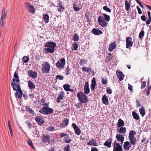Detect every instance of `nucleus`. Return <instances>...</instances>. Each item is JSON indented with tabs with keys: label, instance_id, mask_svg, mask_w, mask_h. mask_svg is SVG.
I'll return each mask as SVG.
<instances>
[{
	"label": "nucleus",
	"instance_id": "1",
	"mask_svg": "<svg viewBox=\"0 0 151 151\" xmlns=\"http://www.w3.org/2000/svg\"><path fill=\"white\" fill-rule=\"evenodd\" d=\"M16 78H13L12 80L11 85L13 87L14 90L16 91L15 93L16 97H18L19 99H21L22 97V91L21 89L19 83H16Z\"/></svg>",
	"mask_w": 151,
	"mask_h": 151
},
{
	"label": "nucleus",
	"instance_id": "2",
	"mask_svg": "<svg viewBox=\"0 0 151 151\" xmlns=\"http://www.w3.org/2000/svg\"><path fill=\"white\" fill-rule=\"evenodd\" d=\"M56 46V44L53 42H47L45 43V46L47 47L45 49L46 53H52L54 52L55 48Z\"/></svg>",
	"mask_w": 151,
	"mask_h": 151
},
{
	"label": "nucleus",
	"instance_id": "3",
	"mask_svg": "<svg viewBox=\"0 0 151 151\" xmlns=\"http://www.w3.org/2000/svg\"><path fill=\"white\" fill-rule=\"evenodd\" d=\"M136 134V132L133 130H131L129 134L128 138L130 143L133 145H135L137 142V139L134 136Z\"/></svg>",
	"mask_w": 151,
	"mask_h": 151
},
{
	"label": "nucleus",
	"instance_id": "4",
	"mask_svg": "<svg viewBox=\"0 0 151 151\" xmlns=\"http://www.w3.org/2000/svg\"><path fill=\"white\" fill-rule=\"evenodd\" d=\"M77 96L78 100L81 103H85L88 101L87 96L83 92H78Z\"/></svg>",
	"mask_w": 151,
	"mask_h": 151
},
{
	"label": "nucleus",
	"instance_id": "5",
	"mask_svg": "<svg viewBox=\"0 0 151 151\" xmlns=\"http://www.w3.org/2000/svg\"><path fill=\"white\" fill-rule=\"evenodd\" d=\"M39 112L43 114L47 115L53 113V110L52 108L49 107H44L41 108Z\"/></svg>",
	"mask_w": 151,
	"mask_h": 151
},
{
	"label": "nucleus",
	"instance_id": "6",
	"mask_svg": "<svg viewBox=\"0 0 151 151\" xmlns=\"http://www.w3.org/2000/svg\"><path fill=\"white\" fill-rule=\"evenodd\" d=\"M50 70V65L47 62H45L42 65V71L43 73H48Z\"/></svg>",
	"mask_w": 151,
	"mask_h": 151
},
{
	"label": "nucleus",
	"instance_id": "7",
	"mask_svg": "<svg viewBox=\"0 0 151 151\" xmlns=\"http://www.w3.org/2000/svg\"><path fill=\"white\" fill-rule=\"evenodd\" d=\"M24 5L30 13L33 14L35 13V9L33 6L27 2L24 3Z\"/></svg>",
	"mask_w": 151,
	"mask_h": 151
},
{
	"label": "nucleus",
	"instance_id": "8",
	"mask_svg": "<svg viewBox=\"0 0 151 151\" xmlns=\"http://www.w3.org/2000/svg\"><path fill=\"white\" fill-rule=\"evenodd\" d=\"M114 148L113 151H123L122 146L119 143H117L116 140L113 143Z\"/></svg>",
	"mask_w": 151,
	"mask_h": 151
},
{
	"label": "nucleus",
	"instance_id": "9",
	"mask_svg": "<svg viewBox=\"0 0 151 151\" xmlns=\"http://www.w3.org/2000/svg\"><path fill=\"white\" fill-rule=\"evenodd\" d=\"M65 65V59L64 58H62L57 61L56 65L59 69H62L64 68Z\"/></svg>",
	"mask_w": 151,
	"mask_h": 151
},
{
	"label": "nucleus",
	"instance_id": "10",
	"mask_svg": "<svg viewBox=\"0 0 151 151\" xmlns=\"http://www.w3.org/2000/svg\"><path fill=\"white\" fill-rule=\"evenodd\" d=\"M98 22L99 25L102 27H105L108 25V23L104 19L102 16H99L98 18Z\"/></svg>",
	"mask_w": 151,
	"mask_h": 151
},
{
	"label": "nucleus",
	"instance_id": "11",
	"mask_svg": "<svg viewBox=\"0 0 151 151\" xmlns=\"http://www.w3.org/2000/svg\"><path fill=\"white\" fill-rule=\"evenodd\" d=\"M0 23L2 26H4V20L5 19L7 16V11L5 9H3L2 11Z\"/></svg>",
	"mask_w": 151,
	"mask_h": 151
},
{
	"label": "nucleus",
	"instance_id": "12",
	"mask_svg": "<svg viewBox=\"0 0 151 151\" xmlns=\"http://www.w3.org/2000/svg\"><path fill=\"white\" fill-rule=\"evenodd\" d=\"M27 73L28 76L33 79H35L37 77V73L35 70H29L28 71Z\"/></svg>",
	"mask_w": 151,
	"mask_h": 151
},
{
	"label": "nucleus",
	"instance_id": "13",
	"mask_svg": "<svg viewBox=\"0 0 151 151\" xmlns=\"http://www.w3.org/2000/svg\"><path fill=\"white\" fill-rule=\"evenodd\" d=\"M132 38L131 37H127L126 38V48H129L130 47H132L133 42L132 41Z\"/></svg>",
	"mask_w": 151,
	"mask_h": 151
},
{
	"label": "nucleus",
	"instance_id": "14",
	"mask_svg": "<svg viewBox=\"0 0 151 151\" xmlns=\"http://www.w3.org/2000/svg\"><path fill=\"white\" fill-rule=\"evenodd\" d=\"M35 120L39 125H42L43 124L45 121L44 118L42 116H38L36 117Z\"/></svg>",
	"mask_w": 151,
	"mask_h": 151
},
{
	"label": "nucleus",
	"instance_id": "15",
	"mask_svg": "<svg viewBox=\"0 0 151 151\" xmlns=\"http://www.w3.org/2000/svg\"><path fill=\"white\" fill-rule=\"evenodd\" d=\"M72 125L75 131V134L78 135H79L81 133V130L80 129L75 123L72 124Z\"/></svg>",
	"mask_w": 151,
	"mask_h": 151
},
{
	"label": "nucleus",
	"instance_id": "16",
	"mask_svg": "<svg viewBox=\"0 0 151 151\" xmlns=\"http://www.w3.org/2000/svg\"><path fill=\"white\" fill-rule=\"evenodd\" d=\"M84 90V93L85 94H88L90 92L89 86L88 82H85Z\"/></svg>",
	"mask_w": 151,
	"mask_h": 151
},
{
	"label": "nucleus",
	"instance_id": "17",
	"mask_svg": "<svg viewBox=\"0 0 151 151\" xmlns=\"http://www.w3.org/2000/svg\"><path fill=\"white\" fill-rule=\"evenodd\" d=\"M69 119L68 118H65L62 123L60 127L62 128H64L68 126L69 124Z\"/></svg>",
	"mask_w": 151,
	"mask_h": 151
},
{
	"label": "nucleus",
	"instance_id": "18",
	"mask_svg": "<svg viewBox=\"0 0 151 151\" xmlns=\"http://www.w3.org/2000/svg\"><path fill=\"white\" fill-rule=\"evenodd\" d=\"M131 144L128 141L125 142L124 144L123 148L126 150H128L131 147Z\"/></svg>",
	"mask_w": 151,
	"mask_h": 151
},
{
	"label": "nucleus",
	"instance_id": "19",
	"mask_svg": "<svg viewBox=\"0 0 151 151\" xmlns=\"http://www.w3.org/2000/svg\"><path fill=\"white\" fill-rule=\"evenodd\" d=\"M50 137L47 134L44 135L42 139L43 142L45 143H48L50 142Z\"/></svg>",
	"mask_w": 151,
	"mask_h": 151
},
{
	"label": "nucleus",
	"instance_id": "20",
	"mask_svg": "<svg viewBox=\"0 0 151 151\" xmlns=\"http://www.w3.org/2000/svg\"><path fill=\"white\" fill-rule=\"evenodd\" d=\"M91 32L95 35H99L103 33L102 32L98 29L93 28L92 29Z\"/></svg>",
	"mask_w": 151,
	"mask_h": 151
},
{
	"label": "nucleus",
	"instance_id": "21",
	"mask_svg": "<svg viewBox=\"0 0 151 151\" xmlns=\"http://www.w3.org/2000/svg\"><path fill=\"white\" fill-rule=\"evenodd\" d=\"M116 75L119 78V81H122L124 77V76L123 73L121 71L118 70H117L116 71Z\"/></svg>",
	"mask_w": 151,
	"mask_h": 151
},
{
	"label": "nucleus",
	"instance_id": "22",
	"mask_svg": "<svg viewBox=\"0 0 151 151\" xmlns=\"http://www.w3.org/2000/svg\"><path fill=\"white\" fill-rule=\"evenodd\" d=\"M116 138L118 141L121 142V145L123 143L124 138L122 135L120 134H117L116 136Z\"/></svg>",
	"mask_w": 151,
	"mask_h": 151
},
{
	"label": "nucleus",
	"instance_id": "23",
	"mask_svg": "<svg viewBox=\"0 0 151 151\" xmlns=\"http://www.w3.org/2000/svg\"><path fill=\"white\" fill-rule=\"evenodd\" d=\"M87 145H92L94 146H98V144L96 143V141L94 139H92L89 142L87 143Z\"/></svg>",
	"mask_w": 151,
	"mask_h": 151
},
{
	"label": "nucleus",
	"instance_id": "24",
	"mask_svg": "<svg viewBox=\"0 0 151 151\" xmlns=\"http://www.w3.org/2000/svg\"><path fill=\"white\" fill-rule=\"evenodd\" d=\"M112 140V139L111 138L107 139L105 141V143H104V146H106L108 147H110Z\"/></svg>",
	"mask_w": 151,
	"mask_h": 151
},
{
	"label": "nucleus",
	"instance_id": "25",
	"mask_svg": "<svg viewBox=\"0 0 151 151\" xmlns=\"http://www.w3.org/2000/svg\"><path fill=\"white\" fill-rule=\"evenodd\" d=\"M64 97V95L63 92V91L60 92L57 98V102L59 103L61 100L63 99Z\"/></svg>",
	"mask_w": 151,
	"mask_h": 151
},
{
	"label": "nucleus",
	"instance_id": "26",
	"mask_svg": "<svg viewBox=\"0 0 151 151\" xmlns=\"http://www.w3.org/2000/svg\"><path fill=\"white\" fill-rule=\"evenodd\" d=\"M131 1L129 0H126L125 1V8L126 11H128L129 10L131 6Z\"/></svg>",
	"mask_w": 151,
	"mask_h": 151
},
{
	"label": "nucleus",
	"instance_id": "27",
	"mask_svg": "<svg viewBox=\"0 0 151 151\" xmlns=\"http://www.w3.org/2000/svg\"><path fill=\"white\" fill-rule=\"evenodd\" d=\"M28 86L30 90L33 89L35 88V85L30 80H29L28 81Z\"/></svg>",
	"mask_w": 151,
	"mask_h": 151
},
{
	"label": "nucleus",
	"instance_id": "28",
	"mask_svg": "<svg viewBox=\"0 0 151 151\" xmlns=\"http://www.w3.org/2000/svg\"><path fill=\"white\" fill-rule=\"evenodd\" d=\"M116 47V45L115 42H113L111 43L109 46V51H112Z\"/></svg>",
	"mask_w": 151,
	"mask_h": 151
},
{
	"label": "nucleus",
	"instance_id": "29",
	"mask_svg": "<svg viewBox=\"0 0 151 151\" xmlns=\"http://www.w3.org/2000/svg\"><path fill=\"white\" fill-rule=\"evenodd\" d=\"M102 101L104 104L105 105H108L109 104V101L108 98L107 97L106 95H104L102 97Z\"/></svg>",
	"mask_w": 151,
	"mask_h": 151
},
{
	"label": "nucleus",
	"instance_id": "30",
	"mask_svg": "<svg viewBox=\"0 0 151 151\" xmlns=\"http://www.w3.org/2000/svg\"><path fill=\"white\" fill-rule=\"evenodd\" d=\"M96 84V79L95 78H93L92 80V83L91 85V88L92 90H94Z\"/></svg>",
	"mask_w": 151,
	"mask_h": 151
},
{
	"label": "nucleus",
	"instance_id": "31",
	"mask_svg": "<svg viewBox=\"0 0 151 151\" xmlns=\"http://www.w3.org/2000/svg\"><path fill=\"white\" fill-rule=\"evenodd\" d=\"M124 123L122 119H120L118 120L117 126L119 127L124 126Z\"/></svg>",
	"mask_w": 151,
	"mask_h": 151
},
{
	"label": "nucleus",
	"instance_id": "32",
	"mask_svg": "<svg viewBox=\"0 0 151 151\" xmlns=\"http://www.w3.org/2000/svg\"><path fill=\"white\" fill-rule=\"evenodd\" d=\"M119 129H118L117 132L120 133H124L126 132V128L125 127H120Z\"/></svg>",
	"mask_w": 151,
	"mask_h": 151
},
{
	"label": "nucleus",
	"instance_id": "33",
	"mask_svg": "<svg viewBox=\"0 0 151 151\" xmlns=\"http://www.w3.org/2000/svg\"><path fill=\"white\" fill-rule=\"evenodd\" d=\"M43 19L45 23H47L49 21V16L47 14H43Z\"/></svg>",
	"mask_w": 151,
	"mask_h": 151
},
{
	"label": "nucleus",
	"instance_id": "34",
	"mask_svg": "<svg viewBox=\"0 0 151 151\" xmlns=\"http://www.w3.org/2000/svg\"><path fill=\"white\" fill-rule=\"evenodd\" d=\"M58 11L59 12H61L64 9V8L63 6H62V4L61 3H59L58 4Z\"/></svg>",
	"mask_w": 151,
	"mask_h": 151
},
{
	"label": "nucleus",
	"instance_id": "35",
	"mask_svg": "<svg viewBox=\"0 0 151 151\" xmlns=\"http://www.w3.org/2000/svg\"><path fill=\"white\" fill-rule=\"evenodd\" d=\"M73 47L71 48L72 50H77L78 47V43L75 42H74L73 44Z\"/></svg>",
	"mask_w": 151,
	"mask_h": 151
},
{
	"label": "nucleus",
	"instance_id": "36",
	"mask_svg": "<svg viewBox=\"0 0 151 151\" xmlns=\"http://www.w3.org/2000/svg\"><path fill=\"white\" fill-rule=\"evenodd\" d=\"M139 111L142 116H144L145 115V111L144 107L142 106L141 108H140Z\"/></svg>",
	"mask_w": 151,
	"mask_h": 151
},
{
	"label": "nucleus",
	"instance_id": "37",
	"mask_svg": "<svg viewBox=\"0 0 151 151\" xmlns=\"http://www.w3.org/2000/svg\"><path fill=\"white\" fill-rule=\"evenodd\" d=\"M63 141L66 143H70L71 142V139L69 138V136L68 134L63 139Z\"/></svg>",
	"mask_w": 151,
	"mask_h": 151
},
{
	"label": "nucleus",
	"instance_id": "38",
	"mask_svg": "<svg viewBox=\"0 0 151 151\" xmlns=\"http://www.w3.org/2000/svg\"><path fill=\"white\" fill-rule=\"evenodd\" d=\"M26 111L27 112H29L30 114H35V112L34 111L31 109L29 108L27 106H26Z\"/></svg>",
	"mask_w": 151,
	"mask_h": 151
},
{
	"label": "nucleus",
	"instance_id": "39",
	"mask_svg": "<svg viewBox=\"0 0 151 151\" xmlns=\"http://www.w3.org/2000/svg\"><path fill=\"white\" fill-rule=\"evenodd\" d=\"M132 116L133 118L137 120H138L139 119V115L137 114L134 111L132 112Z\"/></svg>",
	"mask_w": 151,
	"mask_h": 151
},
{
	"label": "nucleus",
	"instance_id": "40",
	"mask_svg": "<svg viewBox=\"0 0 151 151\" xmlns=\"http://www.w3.org/2000/svg\"><path fill=\"white\" fill-rule=\"evenodd\" d=\"M83 71L86 72H89L91 71V68L83 67L82 68Z\"/></svg>",
	"mask_w": 151,
	"mask_h": 151
},
{
	"label": "nucleus",
	"instance_id": "41",
	"mask_svg": "<svg viewBox=\"0 0 151 151\" xmlns=\"http://www.w3.org/2000/svg\"><path fill=\"white\" fill-rule=\"evenodd\" d=\"M104 17V20H106L107 22H109L110 20V16L106 14H102Z\"/></svg>",
	"mask_w": 151,
	"mask_h": 151
},
{
	"label": "nucleus",
	"instance_id": "42",
	"mask_svg": "<svg viewBox=\"0 0 151 151\" xmlns=\"http://www.w3.org/2000/svg\"><path fill=\"white\" fill-rule=\"evenodd\" d=\"M74 10L75 11H78L80 10V8L77 7V5L75 3H73Z\"/></svg>",
	"mask_w": 151,
	"mask_h": 151
},
{
	"label": "nucleus",
	"instance_id": "43",
	"mask_svg": "<svg viewBox=\"0 0 151 151\" xmlns=\"http://www.w3.org/2000/svg\"><path fill=\"white\" fill-rule=\"evenodd\" d=\"M79 37L76 33L74 34L73 38V40L75 41H77L78 40Z\"/></svg>",
	"mask_w": 151,
	"mask_h": 151
},
{
	"label": "nucleus",
	"instance_id": "44",
	"mask_svg": "<svg viewBox=\"0 0 151 151\" xmlns=\"http://www.w3.org/2000/svg\"><path fill=\"white\" fill-rule=\"evenodd\" d=\"M29 60V58L27 56H24L23 58V63L27 62Z\"/></svg>",
	"mask_w": 151,
	"mask_h": 151
},
{
	"label": "nucleus",
	"instance_id": "45",
	"mask_svg": "<svg viewBox=\"0 0 151 151\" xmlns=\"http://www.w3.org/2000/svg\"><path fill=\"white\" fill-rule=\"evenodd\" d=\"M63 76L61 75H57L55 77V79L56 80L59 79L61 80H63Z\"/></svg>",
	"mask_w": 151,
	"mask_h": 151
},
{
	"label": "nucleus",
	"instance_id": "46",
	"mask_svg": "<svg viewBox=\"0 0 151 151\" xmlns=\"http://www.w3.org/2000/svg\"><path fill=\"white\" fill-rule=\"evenodd\" d=\"M103 9L107 12L109 13H111V9L109 7H108L107 6H104L103 7Z\"/></svg>",
	"mask_w": 151,
	"mask_h": 151
},
{
	"label": "nucleus",
	"instance_id": "47",
	"mask_svg": "<svg viewBox=\"0 0 151 151\" xmlns=\"http://www.w3.org/2000/svg\"><path fill=\"white\" fill-rule=\"evenodd\" d=\"M70 88V86L68 84H65L63 85V88L66 91H68Z\"/></svg>",
	"mask_w": 151,
	"mask_h": 151
},
{
	"label": "nucleus",
	"instance_id": "48",
	"mask_svg": "<svg viewBox=\"0 0 151 151\" xmlns=\"http://www.w3.org/2000/svg\"><path fill=\"white\" fill-rule=\"evenodd\" d=\"M145 32L144 31H141L139 33V38L141 39L142 37L144 36Z\"/></svg>",
	"mask_w": 151,
	"mask_h": 151
},
{
	"label": "nucleus",
	"instance_id": "49",
	"mask_svg": "<svg viewBox=\"0 0 151 151\" xmlns=\"http://www.w3.org/2000/svg\"><path fill=\"white\" fill-rule=\"evenodd\" d=\"M70 147L69 145H67L66 147H64V150L65 151H70Z\"/></svg>",
	"mask_w": 151,
	"mask_h": 151
},
{
	"label": "nucleus",
	"instance_id": "50",
	"mask_svg": "<svg viewBox=\"0 0 151 151\" xmlns=\"http://www.w3.org/2000/svg\"><path fill=\"white\" fill-rule=\"evenodd\" d=\"M101 82L104 85H106L107 83V80L103 78L101 79Z\"/></svg>",
	"mask_w": 151,
	"mask_h": 151
},
{
	"label": "nucleus",
	"instance_id": "51",
	"mask_svg": "<svg viewBox=\"0 0 151 151\" xmlns=\"http://www.w3.org/2000/svg\"><path fill=\"white\" fill-rule=\"evenodd\" d=\"M70 68H69V66L67 67L66 69L65 70L66 73L65 74L66 75H68L69 74V72L70 71Z\"/></svg>",
	"mask_w": 151,
	"mask_h": 151
},
{
	"label": "nucleus",
	"instance_id": "52",
	"mask_svg": "<svg viewBox=\"0 0 151 151\" xmlns=\"http://www.w3.org/2000/svg\"><path fill=\"white\" fill-rule=\"evenodd\" d=\"M107 93L109 94H111L112 93V91L111 89L109 88H108L106 89Z\"/></svg>",
	"mask_w": 151,
	"mask_h": 151
},
{
	"label": "nucleus",
	"instance_id": "53",
	"mask_svg": "<svg viewBox=\"0 0 151 151\" xmlns=\"http://www.w3.org/2000/svg\"><path fill=\"white\" fill-rule=\"evenodd\" d=\"M146 82L145 81H143L141 83V88L143 89L146 86Z\"/></svg>",
	"mask_w": 151,
	"mask_h": 151
},
{
	"label": "nucleus",
	"instance_id": "54",
	"mask_svg": "<svg viewBox=\"0 0 151 151\" xmlns=\"http://www.w3.org/2000/svg\"><path fill=\"white\" fill-rule=\"evenodd\" d=\"M82 103L81 102L80 103L76 104L75 106L76 108L77 109L80 108L82 106Z\"/></svg>",
	"mask_w": 151,
	"mask_h": 151
},
{
	"label": "nucleus",
	"instance_id": "55",
	"mask_svg": "<svg viewBox=\"0 0 151 151\" xmlns=\"http://www.w3.org/2000/svg\"><path fill=\"white\" fill-rule=\"evenodd\" d=\"M86 60H85L81 59L80 62V65H84L86 63Z\"/></svg>",
	"mask_w": 151,
	"mask_h": 151
},
{
	"label": "nucleus",
	"instance_id": "56",
	"mask_svg": "<svg viewBox=\"0 0 151 151\" xmlns=\"http://www.w3.org/2000/svg\"><path fill=\"white\" fill-rule=\"evenodd\" d=\"M141 19L144 21H145L147 20V17L145 15H142L141 17Z\"/></svg>",
	"mask_w": 151,
	"mask_h": 151
},
{
	"label": "nucleus",
	"instance_id": "57",
	"mask_svg": "<svg viewBox=\"0 0 151 151\" xmlns=\"http://www.w3.org/2000/svg\"><path fill=\"white\" fill-rule=\"evenodd\" d=\"M68 134L66 133H61L60 134V137H65L66 136H67Z\"/></svg>",
	"mask_w": 151,
	"mask_h": 151
},
{
	"label": "nucleus",
	"instance_id": "58",
	"mask_svg": "<svg viewBox=\"0 0 151 151\" xmlns=\"http://www.w3.org/2000/svg\"><path fill=\"white\" fill-rule=\"evenodd\" d=\"M135 1H136L137 2V3L138 4H139V5L143 9H144V6L142 4L139 2V1L138 0H135Z\"/></svg>",
	"mask_w": 151,
	"mask_h": 151
},
{
	"label": "nucleus",
	"instance_id": "59",
	"mask_svg": "<svg viewBox=\"0 0 151 151\" xmlns=\"http://www.w3.org/2000/svg\"><path fill=\"white\" fill-rule=\"evenodd\" d=\"M48 129L49 131H53L54 129V127L52 126H50L48 127Z\"/></svg>",
	"mask_w": 151,
	"mask_h": 151
},
{
	"label": "nucleus",
	"instance_id": "60",
	"mask_svg": "<svg viewBox=\"0 0 151 151\" xmlns=\"http://www.w3.org/2000/svg\"><path fill=\"white\" fill-rule=\"evenodd\" d=\"M137 9L138 11V13L139 14H141L142 13V12L140 9L139 7L138 6H137Z\"/></svg>",
	"mask_w": 151,
	"mask_h": 151
},
{
	"label": "nucleus",
	"instance_id": "61",
	"mask_svg": "<svg viewBox=\"0 0 151 151\" xmlns=\"http://www.w3.org/2000/svg\"><path fill=\"white\" fill-rule=\"evenodd\" d=\"M27 126L29 129H31L32 128V125L29 122H27Z\"/></svg>",
	"mask_w": 151,
	"mask_h": 151
},
{
	"label": "nucleus",
	"instance_id": "62",
	"mask_svg": "<svg viewBox=\"0 0 151 151\" xmlns=\"http://www.w3.org/2000/svg\"><path fill=\"white\" fill-rule=\"evenodd\" d=\"M136 102L137 103V107H140L141 106V105L139 101L137 99H136Z\"/></svg>",
	"mask_w": 151,
	"mask_h": 151
},
{
	"label": "nucleus",
	"instance_id": "63",
	"mask_svg": "<svg viewBox=\"0 0 151 151\" xmlns=\"http://www.w3.org/2000/svg\"><path fill=\"white\" fill-rule=\"evenodd\" d=\"M91 151H99L96 147H92L91 148Z\"/></svg>",
	"mask_w": 151,
	"mask_h": 151
},
{
	"label": "nucleus",
	"instance_id": "64",
	"mask_svg": "<svg viewBox=\"0 0 151 151\" xmlns=\"http://www.w3.org/2000/svg\"><path fill=\"white\" fill-rule=\"evenodd\" d=\"M151 21V18H149L148 19L146 22V23L147 25H148L149 24Z\"/></svg>",
	"mask_w": 151,
	"mask_h": 151
}]
</instances>
